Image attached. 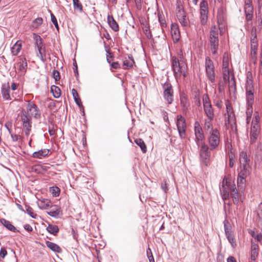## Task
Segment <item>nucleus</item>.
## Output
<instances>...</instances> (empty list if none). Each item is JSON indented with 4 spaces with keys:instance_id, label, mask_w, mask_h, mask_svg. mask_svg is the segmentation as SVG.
<instances>
[{
    "instance_id": "nucleus-1",
    "label": "nucleus",
    "mask_w": 262,
    "mask_h": 262,
    "mask_svg": "<svg viewBox=\"0 0 262 262\" xmlns=\"http://www.w3.org/2000/svg\"><path fill=\"white\" fill-rule=\"evenodd\" d=\"M246 101L247 105L246 115L247 120L251 118L253 113V105L254 103V92L251 72H248L247 74V81L245 85Z\"/></svg>"
},
{
    "instance_id": "nucleus-2",
    "label": "nucleus",
    "mask_w": 262,
    "mask_h": 262,
    "mask_svg": "<svg viewBox=\"0 0 262 262\" xmlns=\"http://www.w3.org/2000/svg\"><path fill=\"white\" fill-rule=\"evenodd\" d=\"M220 191L222 199L224 200L229 198V195L232 198L234 204H237L239 202V195L236 189L235 184L231 180H228L226 178L222 181V187Z\"/></svg>"
},
{
    "instance_id": "nucleus-3",
    "label": "nucleus",
    "mask_w": 262,
    "mask_h": 262,
    "mask_svg": "<svg viewBox=\"0 0 262 262\" xmlns=\"http://www.w3.org/2000/svg\"><path fill=\"white\" fill-rule=\"evenodd\" d=\"M171 66L176 78H179L182 76L184 77L186 76L187 65L185 60L179 61L176 56H173L171 58Z\"/></svg>"
},
{
    "instance_id": "nucleus-4",
    "label": "nucleus",
    "mask_w": 262,
    "mask_h": 262,
    "mask_svg": "<svg viewBox=\"0 0 262 262\" xmlns=\"http://www.w3.org/2000/svg\"><path fill=\"white\" fill-rule=\"evenodd\" d=\"M209 144L211 149L215 148L220 143V133L217 129L215 128L209 131L208 138Z\"/></svg>"
},
{
    "instance_id": "nucleus-5",
    "label": "nucleus",
    "mask_w": 262,
    "mask_h": 262,
    "mask_svg": "<svg viewBox=\"0 0 262 262\" xmlns=\"http://www.w3.org/2000/svg\"><path fill=\"white\" fill-rule=\"evenodd\" d=\"M20 118L23 127L25 129V134L28 136L30 134L32 127V118L30 115L27 114L25 110H23L20 113Z\"/></svg>"
},
{
    "instance_id": "nucleus-6",
    "label": "nucleus",
    "mask_w": 262,
    "mask_h": 262,
    "mask_svg": "<svg viewBox=\"0 0 262 262\" xmlns=\"http://www.w3.org/2000/svg\"><path fill=\"white\" fill-rule=\"evenodd\" d=\"M203 103L204 111L206 116L210 119H213L214 111L207 94H204L203 96Z\"/></svg>"
},
{
    "instance_id": "nucleus-7",
    "label": "nucleus",
    "mask_w": 262,
    "mask_h": 262,
    "mask_svg": "<svg viewBox=\"0 0 262 262\" xmlns=\"http://www.w3.org/2000/svg\"><path fill=\"white\" fill-rule=\"evenodd\" d=\"M162 88L164 99L168 104L172 103L173 101V91L171 84L166 82L163 84Z\"/></svg>"
},
{
    "instance_id": "nucleus-8",
    "label": "nucleus",
    "mask_w": 262,
    "mask_h": 262,
    "mask_svg": "<svg viewBox=\"0 0 262 262\" xmlns=\"http://www.w3.org/2000/svg\"><path fill=\"white\" fill-rule=\"evenodd\" d=\"M227 119L225 120V124L230 125L233 128L236 125L235 117L233 111L231 103L228 100L226 102Z\"/></svg>"
},
{
    "instance_id": "nucleus-9",
    "label": "nucleus",
    "mask_w": 262,
    "mask_h": 262,
    "mask_svg": "<svg viewBox=\"0 0 262 262\" xmlns=\"http://www.w3.org/2000/svg\"><path fill=\"white\" fill-rule=\"evenodd\" d=\"M177 126L179 132L180 137L184 139L186 137V124L185 119L181 115L177 117Z\"/></svg>"
},
{
    "instance_id": "nucleus-10",
    "label": "nucleus",
    "mask_w": 262,
    "mask_h": 262,
    "mask_svg": "<svg viewBox=\"0 0 262 262\" xmlns=\"http://www.w3.org/2000/svg\"><path fill=\"white\" fill-rule=\"evenodd\" d=\"M206 72L208 79L212 82L215 81V74L214 71V66L212 61L209 58H206Z\"/></svg>"
},
{
    "instance_id": "nucleus-11",
    "label": "nucleus",
    "mask_w": 262,
    "mask_h": 262,
    "mask_svg": "<svg viewBox=\"0 0 262 262\" xmlns=\"http://www.w3.org/2000/svg\"><path fill=\"white\" fill-rule=\"evenodd\" d=\"M26 113L27 115H30L31 118L32 116L37 119L40 117V114L37 105L30 101H28Z\"/></svg>"
},
{
    "instance_id": "nucleus-12",
    "label": "nucleus",
    "mask_w": 262,
    "mask_h": 262,
    "mask_svg": "<svg viewBox=\"0 0 262 262\" xmlns=\"http://www.w3.org/2000/svg\"><path fill=\"white\" fill-rule=\"evenodd\" d=\"M244 10L246 14V20H251L253 18V7L252 6V0H245Z\"/></svg>"
},
{
    "instance_id": "nucleus-13",
    "label": "nucleus",
    "mask_w": 262,
    "mask_h": 262,
    "mask_svg": "<svg viewBox=\"0 0 262 262\" xmlns=\"http://www.w3.org/2000/svg\"><path fill=\"white\" fill-rule=\"evenodd\" d=\"M260 130V126L259 124L252 122V126L250 131V142L251 144L254 143L256 140Z\"/></svg>"
},
{
    "instance_id": "nucleus-14",
    "label": "nucleus",
    "mask_w": 262,
    "mask_h": 262,
    "mask_svg": "<svg viewBox=\"0 0 262 262\" xmlns=\"http://www.w3.org/2000/svg\"><path fill=\"white\" fill-rule=\"evenodd\" d=\"M201 147L200 149V157L206 165H207L208 160L210 155L208 151V147L205 143H201Z\"/></svg>"
},
{
    "instance_id": "nucleus-15",
    "label": "nucleus",
    "mask_w": 262,
    "mask_h": 262,
    "mask_svg": "<svg viewBox=\"0 0 262 262\" xmlns=\"http://www.w3.org/2000/svg\"><path fill=\"white\" fill-rule=\"evenodd\" d=\"M194 132L196 143L198 145H199L200 143H202V142L204 138V136L202 128L198 122H195Z\"/></svg>"
},
{
    "instance_id": "nucleus-16",
    "label": "nucleus",
    "mask_w": 262,
    "mask_h": 262,
    "mask_svg": "<svg viewBox=\"0 0 262 262\" xmlns=\"http://www.w3.org/2000/svg\"><path fill=\"white\" fill-rule=\"evenodd\" d=\"M259 255V248L257 243L253 240L251 241L250 262H255Z\"/></svg>"
},
{
    "instance_id": "nucleus-17",
    "label": "nucleus",
    "mask_w": 262,
    "mask_h": 262,
    "mask_svg": "<svg viewBox=\"0 0 262 262\" xmlns=\"http://www.w3.org/2000/svg\"><path fill=\"white\" fill-rule=\"evenodd\" d=\"M251 50H257V39L256 35V28L253 27L250 32Z\"/></svg>"
},
{
    "instance_id": "nucleus-18",
    "label": "nucleus",
    "mask_w": 262,
    "mask_h": 262,
    "mask_svg": "<svg viewBox=\"0 0 262 262\" xmlns=\"http://www.w3.org/2000/svg\"><path fill=\"white\" fill-rule=\"evenodd\" d=\"M224 228L225 234L229 242L231 244L232 247L235 248L236 246V244L232 231H231L225 223L224 224Z\"/></svg>"
},
{
    "instance_id": "nucleus-19",
    "label": "nucleus",
    "mask_w": 262,
    "mask_h": 262,
    "mask_svg": "<svg viewBox=\"0 0 262 262\" xmlns=\"http://www.w3.org/2000/svg\"><path fill=\"white\" fill-rule=\"evenodd\" d=\"M217 18L219 26L221 25V27L219 28L220 33L222 34L224 33L225 26V15L223 11H221L220 12L218 13Z\"/></svg>"
},
{
    "instance_id": "nucleus-20",
    "label": "nucleus",
    "mask_w": 262,
    "mask_h": 262,
    "mask_svg": "<svg viewBox=\"0 0 262 262\" xmlns=\"http://www.w3.org/2000/svg\"><path fill=\"white\" fill-rule=\"evenodd\" d=\"M176 14L180 24L183 26L188 25V19L186 17V13L184 10L177 12Z\"/></svg>"
},
{
    "instance_id": "nucleus-21",
    "label": "nucleus",
    "mask_w": 262,
    "mask_h": 262,
    "mask_svg": "<svg viewBox=\"0 0 262 262\" xmlns=\"http://www.w3.org/2000/svg\"><path fill=\"white\" fill-rule=\"evenodd\" d=\"M210 50L213 55L217 54L219 47V38H209Z\"/></svg>"
},
{
    "instance_id": "nucleus-22",
    "label": "nucleus",
    "mask_w": 262,
    "mask_h": 262,
    "mask_svg": "<svg viewBox=\"0 0 262 262\" xmlns=\"http://www.w3.org/2000/svg\"><path fill=\"white\" fill-rule=\"evenodd\" d=\"M239 162L243 167H247V166L249 165L250 160L246 152L242 151L240 153Z\"/></svg>"
},
{
    "instance_id": "nucleus-23",
    "label": "nucleus",
    "mask_w": 262,
    "mask_h": 262,
    "mask_svg": "<svg viewBox=\"0 0 262 262\" xmlns=\"http://www.w3.org/2000/svg\"><path fill=\"white\" fill-rule=\"evenodd\" d=\"M134 63L135 61L132 57H125L123 59V68L124 69H129L133 67Z\"/></svg>"
},
{
    "instance_id": "nucleus-24",
    "label": "nucleus",
    "mask_w": 262,
    "mask_h": 262,
    "mask_svg": "<svg viewBox=\"0 0 262 262\" xmlns=\"http://www.w3.org/2000/svg\"><path fill=\"white\" fill-rule=\"evenodd\" d=\"M47 246L54 252L60 253L62 252L61 248L56 244L47 241L46 242Z\"/></svg>"
},
{
    "instance_id": "nucleus-25",
    "label": "nucleus",
    "mask_w": 262,
    "mask_h": 262,
    "mask_svg": "<svg viewBox=\"0 0 262 262\" xmlns=\"http://www.w3.org/2000/svg\"><path fill=\"white\" fill-rule=\"evenodd\" d=\"M107 21L110 27L112 29V30L115 32L119 30V26L113 16L108 15Z\"/></svg>"
},
{
    "instance_id": "nucleus-26",
    "label": "nucleus",
    "mask_w": 262,
    "mask_h": 262,
    "mask_svg": "<svg viewBox=\"0 0 262 262\" xmlns=\"http://www.w3.org/2000/svg\"><path fill=\"white\" fill-rule=\"evenodd\" d=\"M229 91L231 95L234 96L235 95L236 89L234 76H232L231 80H229Z\"/></svg>"
},
{
    "instance_id": "nucleus-27",
    "label": "nucleus",
    "mask_w": 262,
    "mask_h": 262,
    "mask_svg": "<svg viewBox=\"0 0 262 262\" xmlns=\"http://www.w3.org/2000/svg\"><path fill=\"white\" fill-rule=\"evenodd\" d=\"M2 94L4 99L6 100H11V98L10 95V86L8 84L4 85L2 88Z\"/></svg>"
},
{
    "instance_id": "nucleus-28",
    "label": "nucleus",
    "mask_w": 262,
    "mask_h": 262,
    "mask_svg": "<svg viewBox=\"0 0 262 262\" xmlns=\"http://www.w3.org/2000/svg\"><path fill=\"white\" fill-rule=\"evenodd\" d=\"M38 206L41 209H47L51 206V202L48 199H42L38 201Z\"/></svg>"
},
{
    "instance_id": "nucleus-29",
    "label": "nucleus",
    "mask_w": 262,
    "mask_h": 262,
    "mask_svg": "<svg viewBox=\"0 0 262 262\" xmlns=\"http://www.w3.org/2000/svg\"><path fill=\"white\" fill-rule=\"evenodd\" d=\"M49 152V150L47 149H41L38 151H35L33 154V157L35 158H42L47 156Z\"/></svg>"
},
{
    "instance_id": "nucleus-30",
    "label": "nucleus",
    "mask_w": 262,
    "mask_h": 262,
    "mask_svg": "<svg viewBox=\"0 0 262 262\" xmlns=\"http://www.w3.org/2000/svg\"><path fill=\"white\" fill-rule=\"evenodd\" d=\"M2 224L9 230L16 232H17L16 228L9 222L5 219L1 220Z\"/></svg>"
},
{
    "instance_id": "nucleus-31",
    "label": "nucleus",
    "mask_w": 262,
    "mask_h": 262,
    "mask_svg": "<svg viewBox=\"0 0 262 262\" xmlns=\"http://www.w3.org/2000/svg\"><path fill=\"white\" fill-rule=\"evenodd\" d=\"M21 48V43L19 41H17L11 48V52L13 55H17L20 52Z\"/></svg>"
},
{
    "instance_id": "nucleus-32",
    "label": "nucleus",
    "mask_w": 262,
    "mask_h": 262,
    "mask_svg": "<svg viewBox=\"0 0 262 262\" xmlns=\"http://www.w3.org/2000/svg\"><path fill=\"white\" fill-rule=\"evenodd\" d=\"M158 17L159 21L161 27L162 28H165L166 27V23L165 20V18L164 15L162 11H160L158 10Z\"/></svg>"
},
{
    "instance_id": "nucleus-33",
    "label": "nucleus",
    "mask_w": 262,
    "mask_h": 262,
    "mask_svg": "<svg viewBox=\"0 0 262 262\" xmlns=\"http://www.w3.org/2000/svg\"><path fill=\"white\" fill-rule=\"evenodd\" d=\"M19 70L22 72L26 71L27 67V63L25 58H21L19 61L17 63Z\"/></svg>"
},
{
    "instance_id": "nucleus-34",
    "label": "nucleus",
    "mask_w": 262,
    "mask_h": 262,
    "mask_svg": "<svg viewBox=\"0 0 262 262\" xmlns=\"http://www.w3.org/2000/svg\"><path fill=\"white\" fill-rule=\"evenodd\" d=\"M135 142L141 148L143 153H145L146 152V146L142 139L140 138L136 139L135 140Z\"/></svg>"
},
{
    "instance_id": "nucleus-35",
    "label": "nucleus",
    "mask_w": 262,
    "mask_h": 262,
    "mask_svg": "<svg viewBox=\"0 0 262 262\" xmlns=\"http://www.w3.org/2000/svg\"><path fill=\"white\" fill-rule=\"evenodd\" d=\"M74 10L79 12L83 11V7L79 0H73Z\"/></svg>"
},
{
    "instance_id": "nucleus-36",
    "label": "nucleus",
    "mask_w": 262,
    "mask_h": 262,
    "mask_svg": "<svg viewBox=\"0 0 262 262\" xmlns=\"http://www.w3.org/2000/svg\"><path fill=\"white\" fill-rule=\"evenodd\" d=\"M60 208L57 206H55L54 208L51 209L47 213L52 217H57L60 213Z\"/></svg>"
},
{
    "instance_id": "nucleus-37",
    "label": "nucleus",
    "mask_w": 262,
    "mask_h": 262,
    "mask_svg": "<svg viewBox=\"0 0 262 262\" xmlns=\"http://www.w3.org/2000/svg\"><path fill=\"white\" fill-rule=\"evenodd\" d=\"M51 91L55 98H58L60 96L61 91L58 86L52 85L51 88Z\"/></svg>"
},
{
    "instance_id": "nucleus-38",
    "label": "nucleus",
    "mask_w": 262,
    "mask_h": 262,
    "mask_svg": "<svg viewBox=\"0 0 262 262\" xmlns=\"http://www.w3.org/2000/svg\"><path fill=\"white\" fill-rule=\"evenodd\" d=\"M213 119H210L208 118V119L205 120L204 125V129L205 130H211L212 129H214L213 128V125L212 123V121Z\"/></svg>"
},
{
    "instance_id": "nucleus-39",
    "label": "nucleus",
    "mask_w": 262,
    "mask_h": 262,
    "mask_svg": "<svg viewBox=\"0 0 262 262\" xmlns=\"http://www.w3.org/2000/svg\"><path fill=\"white\" fill-rule=\"evenodd\" d=\"M210 38H219V28L215 26L212 27L211 28Z\"/></svg>"
},
{
    "instance_id": "nucleus-40",
    "label": "nucleus",
    "mask_w": 262,
    "mask_h": 262,
    "mask_svg": "<svg viewBox=\"0 0 262 262\" xmlns=\"http://www.w3.org/2000/svg\"><path fill=\"white\" fill-rule=\"evenodd\" d=\"M38 51L39 58L42 62H45L46 60V55L45 52V49L43 47L37 48Z\"/></svg>"
},
{
    "instance_id": "nucleus-41",
    "label": "nucleus",
    "mask_w": 262,
    "mask_h": 262,
    "mask_svg": "<svg viewBox=\"0 0 262 262\" xmlns=\"http://www.w3.org/2000/svg\"><path fill=\"white\" fill-rule=\"evenodd\" d=\"M42 22V18L41 17H38L32 21L31 27L34 29H37L41 25Z\"/></svg>"
},
{
    "instance_id": "nucleus-42",
    "label": "nucleus",
    "mask_w": 262,
    "mask_h": 262,
    "mask_svg": "<svg viewBox=\"0 0 262 262\" xmlns=\"http://www.w3.org/2000/svg\"><path fill=\"white\" fill-rule=\"evenodd\" d=\"M47 230L54 235L56 234L59 231V228L56 225H49L47 227Z\"/></svg>"
},
{
    "instance_id": "nucleus-43",
    "label": "nucleus",
    "mask_w": 262,
    "mask_h": 262,
    "mask_svg": "<svg viewBox=\"0 0 262 262\" xmlns=\"http://www.w3.org/2000/svg\"><path fill=\"white\" fill-rule=\"evenodd\" d=\"M72 94L76 103L79 106L81 105V100L79 97L77 91L75 89L72 90Z\"/></svg>"
},
{
    "instance_id": "nucleus-44",
    "label": "nucleus",
    "mask_w": 262,
    "mask_h": 262,
    "mask_svg": "<svg viewBox=\"0 0 262 262\" xmlns=\"http://www.w3.org/2000/svg\"><path fill=\"white\" fill-rule=\"evenodd\" d=\"M33 38L35 40V43L37 48L43 47L42 40L39 35L34 34Z\"/></svg>"
},
{
    "instance_id": "nucleus-45",
    "label": "nucleus",
    "mask_w": 262,
    "mask_h": 262,
    "mask_svg": "<svg viewBox=\"0 0 262 262\" xmlns=\"http://www.w3.org/2000/svg\"><path fill=\"white\" fill-rule=\"evenodd\" d=\"M171 34L173 37V39H175L176 41L179 40V30L176 25H172Z\"/></svg>"
},
{
    "instance_id": "nucleus-46",
    "label": "nucleus",
    "mask_w": 262,
    "mask_h": 262,
    "mask_svg": "<svg viewBox=\"0 0 262 262\" xmlns=\"http://www.w3.org/2000/svg\"><path fill=\"white\" fill-rule=\"evenodd\" d=\"M246 182V178L244 177H237V183L238 187L241 189H243L245 187V184Z\"/></svg>"
},
{
    "instance_id": "nucleus-47",
    "label": "nucleus",
    "mask_w": 262,
    "mask_h": 262,
    "mask_svg": "<svg viewBox=\"0 0 262 262\" xmlns=\"http://www.w3.org/2000/svg\"><path fill=\"white\" fill-rule=\"evenodd\" d=\"M249 174V171L247 167H243V169L238 173V177L246 178Z\"/></svg>"
},
{
    "instance_id": "nucleus-48",
    "label": "nucleus",
    "mask_w": 262,
    "mask_h": 262,
    "mask_svg": "<svg viewBox=\"0 0 262 262\" xmlns=\"http://www.w3.org/2000/svg\"><path fill=\"white\" fill-rule=\"evenodd\" d=\"M49 190L54 196H58L60 192V189L57 186L51 187H50Z\"/></svg>"
},
{
    "instance_id": "nucleus-49",
    "label": "nucleus",
    "mask_w": 262,
    "mask_h": 262,
    "mask_svg": "<svg viewBox=\"0 0 262 262\" xmlns=\"http://www.w3.org/2000/svg\"><path fill=\"white\" fill-rule=\"evenodd\" d=\"M229 59L227 53H225L223 58V68H229Z\"/></svg>"
},
{
    "instance_id": "nucleus-50",
    "label": "nucleus",
    "mask_w": 262,
    "mask_h": 262,
    "mask_svg": "<svg viewBox=\"0 0 262 262\" xmlns=\"http://www.w3.org/2000/svg\"><path fill=\"white\" fill-rule=\"evenodd\" d=\"M224 80H229L230 78V71L229 68H222Z\"/></svg>"
},
{
    "instance_id": "nucleus-51",
    "label": "nucleus",
    "mask_w": 262,
    "mask_h": 262,
    "mask_svg": "<svg viewBox=\"0 0 262 262\" xmlns=\"http://www.w3.org/2000/svg\"><path fill=\"white\" fill-rule=\"evenodd\" d=\"M251 236L253 238H254L255 241L257 242H259L260 243H262V234L259 233L258 234H255L254 232L252 231L251 232Z\"/></svg>"
},
{
    "instance_id": "nucleus-52",
    "label": "nucleus",
    "mask_w": 262,
    "mask_h": 262,
    "mask_svg": "<svg viewBox=\"0 0 262 262\" xmlns=\"http://www.w3.org/2000/svg\"><path fill=\"white\" fill-rule=\"evenodd\" d=\"M6 126L7 127L9 133L11 135L12 141L13 142L17 141L20 138V136L18 135L12 133L11 130L7 126V125H6Z\"/></svg>"
},
{
    "instance_id": "nucleus-53",
    "label": "nucleus",
    "mask_w": 262,
    "mask_h": 262,
    "mask_svg": "<svg viewBox=\"0 0 262 262\" xmlns=\"http://www.w3.org/2000/svg\"><path fill=\"white\" fill-rule=\"evenodd\" d=\"M200 10H208V3L205 1H203L200 4Z\"/></svg>"
},
{
    "instance_id": "nucleus-54",
    "label": "nucleus",
    "mask_w": 262,
    "mask_h": 262,
    "mask_svg": "<svg viewBox=\"0 0 262 262\" xmlns=\"http://www.w3.org/2000/svg\"><path fill=\"white\" fill-rule=\"evenodd\" d=\"M184 10L182 4L180 0H178L176 3V12L178 11H183Z\"/></svg>"
},
{
    "instance_id": "nucleus-55",
    "label": "nucleus",
    "mask_w": 262,
    "mask_h": 262,
    "mask_svg": "<svg viewBox=\"0 0 262 262\" xmlns=\"http://www.w3.org/2000/svg\"><path fill=\"white\" fill-rule=\"evenodd\" d=\"M52 76L55 81H58L60 80V77L59 72L57 70H54L53 71Z\"/></svg>"
},
{
    "instance_id": "nucleus-56",
    "label": "nucleus",
    "mask_w": 262,
    "mask_h": 262,
    "mask_svg": "<svg viewBox=\"0 0 262 262\" xmlns=\"http://www.w3.org/2000/svg\"><path fill=\"white\" fill-rule=\"evenodd\" d=\"M51 18L52 22L53 23V24L55 26V28L58 30L59 27H58L57 20L56 19V17L52 13H51Z\"/></svg>"
},
{
    "instance_id": "nucleus-57",
    "label": "nucleus",
    "mask_w": 262,
    "mask_h": 262,
    "mask_svg": "<svg viewBox=\"0 0 262 262\" xmlns=\"http://www.w3.org/2000/svg\"><path fill=\"white\" fill-rule=\"evenodd\" d=\"M167 182V180L165 179L163 180V182L161 184V188L165 193H166L168 190Z\"/></svg>"
},
{
    "instance_id": "nucleus-58",
    "label": "nucleus",
    "mask_w": 262,
    "mask_h": 262,
    "mask_svg": "<svg viewBox=\"0 0 262 262\" xmlns=\"http://www.w3.org/2000/svg\"><path fill=\"white\" fill-rule=\"evenodd\" d=\"M27 212L33 218H35L36 214L34 213L32 208L30 207H27L26 209Z\"/></svg>"
},
{
    "instance_id": "nucleus-59",
    "label": "nucleus",
    "mask_w": 262,
    "mask_h": 262,
    "mask_svg": "<svg viewBox=\"0 0 262 262\" xmlns=\"http://www.w3.org/2000/svg\"><path fill=\"white\" fill-rule=\"evenodd\" d=\"M208 19V15L200 16V21L202 25H206Z\"/></svg>"
},
{
    "instance_id": "nucleus-60",
    "label": "nucleus",
    "mask_w": 262,
    "mask_h": 262,
    "mask_svg": "<svg viewBox=\"0 0 262 262\" xmlns=\"http://www.w3.org/2000/svg\"><path fill=\"white\" fill-rule=\"evenodd\" d=\"M111 68L114 69H118L120 68V64L118 62H113L111 64Z\"/></svg>"
},
{
    "instance_id": "nucleus-61",
    "label": "nucleus",
    "mask_w": 262,
    "mask_h": 262,
    "mask_svg": "<svg viewBox=\"0 0 262 262\" xmlns=\"http://www.w3.org/2000/svg\"><path fill=\"white\" fill-rule=\"evenodd\" d=\"M7 254L6 250L4 248H1L0 251V256L2 258H4L6 255Z\"/></svg>"
},
{
    "instance_id": "nucleus-62",
    "label": "nucleus",
    "mask_w": 262,
    "mask_h": 262,
    "mask_svg": "<svg viewBox=\"0 0 262 262\" xmlns=\"http://www.w3.org/2000/svg\"><path fill=\"white\" fill-rule=\"evenodd\" d=\"M176 58L178 59L179 61L180 60H185L183 54V52L182 51H181L178 54L177 57H176Z\"/></svg>"
},
{
    "instance_id": "nucleus-63",
    "label": "nucleus",
    "mask_w": 262,
    "mask_h": 262,
    "mask_svg": "<svg viewBox=\"0 0 262 262\" xmlns=\"http://www.w3.org/2000/svg\"><path fill=\"white\" fill-rule=\"evenodd\" d=\"M24 228L28 231L31 232L32 231V227L29 224H26L24 225Z\"/></svg>"
},
{
    "instance_id": "nucleus-64",
    "label": "nucleus",
    "mask_w": 262,
    "mask_h": 262,
    "mask_svg": "<svg viewBox=\"0 0 262 262\" xmlns=\"http://www.w3.org/2000/svg\"><path fill=\"white\" fill-rule=\"evenodd\" d=\"M136 7L138 9H140L141 8V0H135Z\"/></svg>"
}]
</instances>
